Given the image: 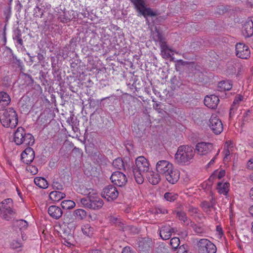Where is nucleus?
Segmentation results:
<instances>
[{"instance_id": "obj_1", "label": "nucleus", "mask_w": 253, "mask_h": 253, "mask_svg": "<svg viewBox=\"0 0 253 253\" xmlns=\"http://www.w3.org/2000/svg\"><path fill=\"white\" fill-rule=\"evenodd\" d=\"M149 164L143 156H139L135 160V165L132 167V171L135 181L141 184L144 182V176L149 171Z\"/></svg>"}, {"instance_id": "obj_2", "label": "nucleus", "mask_w": 253, "mask_h": 253, "mask_svg": "<svg viewBox=\"0 0 253 253\" xmlns=\"http://www.w3.org/2000/svg\"><path fill=\"white\" fill-rule=\"evenodd\" d=\"M195 150L189 145L180 146L175 155L177 163L180 165H188L190 164L195 156Z\"/></svg>"}, {"instance_id": "obj_3", "label": "nucleus", "mask_w": 253, "mask_h": 253, "mask_svg": "<svg viewBox=\"0 0 253 253\" xmlns=\"http://www.w3.org/2000/svg\"><path fill=\"white\" fill-rule=\"evenodd\" d=\"M0 121L4 127H15L18 122L16 111L12 108L0 110Z\"/></svg>"}, {"instance_id": "obj_4", "label": "nucleus", "mask_w": 253, "mask_h": 253, "mask_svg": "<svg viewBox=\"0 0 253 253\" xmlns=\"http://www.w3.org/2000/svg\"><path fill=\"white\" fill-rule=\"evenodd\" d=\"M13 140L17 145L25 144L32 146L35 143L34 136L30 133H26L25 130L22 127H19L13 135Z\"/></svg>"}, {"instance_id": "obj_5", "label": "nucleus", "mask_w": 253, "mask_h": 253, "mask_svg": "<svg viewBox=\"0 0 253 253\" xmlns=\"http://www.w3.org/2000/svg\"><path fill=\"white\" fill-rule=\"evenodd\" d=\"M134 5L136 10L145 17L149 16H155L157 14L150 8L145 7V4L143 0H129Z\"/></svg>"}, {"instance_id": "obj_6", "label": "nucleus", "mask_w": 253, "mask_h": 253, "mask_svg": "<svg viewBox=\"0 0 253 253\" xmlns=\"http://www.w3.org/2000/svg\"><path fill=\"white\" fill-rule=\"evenodd\" d=\"M152 245V240L146 238H138L135 243V246L140 253H148Z\"/></svg>"}, {"instance_id": "obj_7", "label": "nucleus", "mask_w": 253, "mask_h": 253, "mask_svg": "<svg viewBox=\"0 0 253 253\" xmlns=\"http://www.w3.org/2000/svg\"><path fill=\"white\" fill-rule=\"evenodd\" d=\"M198 247L200 253H215L216 252V246L206 239L200 240Z\"/></svg>"}, {"instance_id": "obj_8", "label": "nucleus", "mask_w": 253, "mask_h": 253, "mask_svg": "<svg viewBox=\"0 0 253 253\" xmlns=\"http://www.w3.org/2000/svg\"><path fill=\"white\" fill-rule=\"evenodd\" d=\"M101 195L102 197L108 201H113L118 197L119 192L115 186L109 185L103 188Z\"/></svg>"}, {"instance_id": "obj_9", "label": "nucleus", "mask_w": 253, "mask_h": 253, "mask_svg": "<svg viewBox=\"0 0 253 253\" xmlns=\"http://www.w3.org/2000/svg\"><path fill=\"white\" fill-rule=\"evenodd\" d=\"M208 125L212 132L216 134H220L223 130L222 122L215 115L211 116Z\"/></svg>"}, {"instance_id": "obj_10", "label": "nucleus", "mask_w": 253, "mask_h": 253, "mask_svg": "<svg viewBox=\"0 0 253 253\" xmlns=\"http://www.w3.org/2000/svg\"><path fill=\"white\" fill-rule=\"evenodd\" d=\"M173 167L172 164L166 160H161L157 162L156 170L159 174L165 176L169 172Z\"/></svg>"}, {"instance_id": "obj_11", "label": "nucleus", "mask_w": 253, "mask_h": 253, "mask_svg": "<svg viewBox=\"0 0 253 253\" xmlns=\"http://www.w3.org/2000/svg\"><path fill=\"white\" fill-rule=\"evenodd\" d=\"M236 54L239 58L248 59L250 57L251 52L247 45L239 42L236 45Z\"/></svg>"}, {"instance_id": "obj_12", "label": "nucleus", "mask_w": 253, "mask_h": 253, "mask_svg": "<svg viewBox=\"0 0 253 253\" xmlns=\"http://www.w3.org/2000/svg\"><path fill=\"white\" fill-rule=\"evenodd\" d=\"M110 179L114 184L120 187L124 186L127 182L126 175L120 171L113 172L110 177Z\"/></svg>"}, {"instance_id": "obj_13", "label": "nucleus", "mask_w": 253, "mask_h": 253, "mask_svg": "<svg viewBox=\"0 0 253 253\" xmlns=\"http://www.w3.org/2000/svg\"><path fill=\"white\" fill-rule=\"evenodd\" d=\"M212 149L213 145L211 143L202 142L197 144L195 150L199 155L203 156L209 154Z\"/></svg>"}, {"instance_id": "obj_14", "label": "nucleus", "mask_w": 253, "mask_h": 253, "mask_svg": "<svg viewBox=\"0 0 253 253\" xmlns=\"http://www.w3.org/2000/svg\"><path fill=\"white\" fill-rule=\"evenodd\" d=\"M21 156L23 163L30 164L35 158V151L32 148L28 147L21 153Z\"/></svg>"}, {"instance_id": "obj_15", "label": "nucleus", "mask_w": 253, "mask_h": 253, "mask_svg": "<svg viewBox=\"0 0 253 253\" xmlns=\"http://www.w3.org/2000/svg\"><path fill=\"white\" fill-rule=\"evenodd\" d=\"M242 33L246 38L253 35V17L249 18L244 24Z\"/></svg>"}, {"instance_id": "obj_16", "label": "nucleus", "mask_w": 253, "mask_h": 253, "mask_svg": "<svg viewBox=\"0 0 253 253\" xmlns=\"http://www.w3.org/2000/svg\"><path fill=\"white\" fill-rule=\"evenodd\" d=\"M59 233L61 234V237L64 240V244L65 245L70 246L72 244L71 243V241L73 240V236L68 227H66V226L63 227L61 228V231L59 232Z\"/></svg>"}, {"instance_id": "obj_17", "label": "nucleus", "mask_w": 253, "mask_h": 253, "mask_svg": "<svg viewBox=\"0 0 253 253\" xmlns=\"http://www.w3.org/2000/svg\"><path fill=\"white\" fill-rule=\"evenodd\" d=\"M219 102V99L218 97L215 95L207 96L204 99L205 105L208 108L212 109L216 108Z\"/></svg>"}, {"instance_id": "obj_18", "label": "nucleus", "mask_w": 253, "mask_h": 253, "mask_svg": "<svg viewBox=\"0 0 253 253\" xmlns=\"http://www.w3.org/2000/svg\"><path fill=\"white\" fill-rule=\"evenodd\" d=\"M0 205V216L3 218H8L6 216L5 211H6L8 209H11V207L12 206V200L10 198L5 199L1 202Z\"/></svg>"}, {"instance_id": "obj_19", "label": "nucleus", "mask_w": 253, "mask_h": 253, "mask_svg": "<svg viewBox=\"0 0 253 253\" xmlns=\"http://www.w3.org/2000/svg\"><path fill=\"white\" fill-rule=\"evenodd\" d=\"M174 232V229L171 227L169 225H164L162 226L160 230V235L162 239L164 240L169 239L172 233Z\"/></svg>"}, {"instance_id": "obj_20", "label": "nucleus", "mask_w": 253, "mask_h": 253, "mask_svg": "<svg viewBox=\"0 0 253 253\" xmlns=\"http://www.w3.org/2000/svg\"><path fill=\"white\" fill-rule=\"evenodd\" d=\"M180 172L177 169H174L173 167L169 171V172L165 176L168 181L171 184H174L179 179Z\"/></svg>"}, {"instance_id": "obj_21", "label": "nucleus", "mask_w": 253, "mask_h": 253, "mask_svg": "<svg viewBox=\"0 0 253 253\" xmlns=\"http://www.w3.org/2000/svg\"><path fill=\"white\" fill-rule=\"evenodd\" d=\"M48 213L52 218L57 219L60 218L63 214L61 209L56 206H51L48 208Z\"/></svg>"}, {"instance_id": "obj_22", "label": "nucleus", "mask_w": 253, "mask_h": 253, "mask_svg": "<svg viewBox=\"0 0 253 253\" xmlns=\"http://www.w3.org/2000/svg\"><path fill=\"white\" fill-rule=\"evenodd\" d=\"M90 209L98 210L101 208L104 204L103 201L98 197L90 196Z\"/></svg>"}, {"instance_id": "obj_23", "label": "nucleus", "mask_w": 253, "mask_h": 253, "mask_svg": "<svg viewBox=\"0 0 253 253\" xmlns=\"http://www.w3.org/2000/svg\"><path fill=\"white\" fill-rule=\"evenodd\" d=\"M146 175L149 182L153 185L157 184L160 181V175L158 172L149 171Z\"/></svg>"}, {"instance_id": "obj_24", "label": "nucleus", "mask_w": 253, "mask_h": 253, "mask_svg": "<svg viewBox=\"0 0 253 253\" xmlns=\"http://www.w3.org/2000/svg\"><path fill=\"white\" fill-rule=\"evenodd\" d=\"M160 48L161 55L164 58L168 59L171 57L169 52H173V50L168 46L166 42H162L160 45Z\"/></svg>"}, {"instance_id": "obj_25", "label": "nucleus", "mask_w": 253, "mask_h": 253, "mask_svg": "<svg viewBox=\"0 0 253 253\" xmlns=\"http://www.w3.org/2000/svg\"><path fill=\"white\" fill-rule=\"evenodd\" d=\"M229 183L219 182L217 184L216 189L219 194L227 195L229 191Z\"/></svg>"}, {"instance_id": "obj_26", "label": "nucleus", "mask_w": 253, "mask_h": 253, "mask_svg": "<svg viewBox=\"0 0 253 253\" xmlns=\"http://www.w3.org/2000/svg\"><path fill=\"white\" fill-rule=\"evenodd\" d=\"M176 215L179 220L183 221L186 225H189L190 224L194 225V222L188 218L186 213L184 211H177L176 212Z\"/></svg>"}, {"instance_id": "obj_27", "label": "nucleus", "mask_w": 253, "mask_h": 253, "mask_svg": "<svg viewBox=\"0 0 253 253\" xmlns=\"http://www.w3.org/2000/svg\"><path fill=\"white\" fill-rule=\"evenodd\" d=\"M65 196L66 195L65 193L56 191L51 192L49 195L50 199L55 202H58L61 200L65 198Z\"/></svg>"}, {"instance_id": "obj_28", "label": "nucleus", "mask_w": 253, "mask_h": 253, "mask_svg": "<svg viewBox=\"0 0 253 253\" xmlns=\"http://www.w3.org/2000/svg\"><path fill=\"white\" fill-rule=\"evenodd\" d=\"M232 87V84L229 81H223L218 83V88L219 90H229Z\"/></svg>"}, {"instance_id": "obj_29", "label": "nucleus", "mask_w": 253, "mask_h": 253, "mask_svg": "<svg viewBox=\"0 0 253 253\" xmlns=\"http://www.w3.org/2000/svg\"><path fill=\"white\" fill-rule=\"evenodd\" d=\"M35 184L41 188L45 189L48 187V183L45 179L42 177H36L34 179Z\"/></svg>"}, {"instance_id": "obj_30", "label": "nucleus", "mask_w": 253, "mask_h": 253, "mask_svg": "<svg viewBox=\"0 0 253 253\" xmlns=\"http://www.w3.org/2000/svg\"><path fill=\"white\" fill-rule=\"evenodd\" d=\"M82 230L84 235L90 237L93 234L94 229L89 224H87L82 228Z\"/></svg>"}, {"instance_id": "obj_31", "label": "nucleus", "mask_w": 253, "mask_h": 253, "mask_svg": "<svg viewBox=\"0 0 253 253\" xmlns=\"http://www.w3.org/2000/svg\"><path fill=\"white\" fill-rule=\"evenodd\" d=\"M113 166L118 169H125L124 163L121 158H117L114 160L112 163Z\"/></svg>"}, {"instance_id": "obj_32", "label": "nucleus", "mask_w": 253, "mask_h": 253, "mask_svg": "<svg viewBox=\"0 0 253 253\" xmlns=\"http://www.w3.org/2000/svg\"><path fill=\"white\" fill-rule=\"evenodd\" d=\"M61 205L64 209L68 210L73 209L75 207V203L72 200H64L62 202Z\"/></svg>"}, {"instance_id": "obj_33", "label": "nucleus", "mask_w": 253, "mask_h": 253, "mask_svg": "<svg viewBox=\"0 0 253 253\" xmlns=\"http://www.w3.org/2000/svg\"><path fill=\"white\" fill-rule=\"evenodd\" d=\"M152 38L155 42H159L160 45L162 42H166L163 38V36L161 33L159 32L157 29H156L152 34Z\"/></svg>"}, {"instance_id": "obj_34", "label": "nucleus", "mask_w": 253, "mask_h": 253, "mask_svg": "<svg viewBox=\"0 0 253 253\" xmlns=\"http://www.w3.org/2000/svg\"><path fill=\"white\" fill-rule=\"evenodd\" d=\"M23 241L20 239H13L10 243V247L12 249H17L22 246Z\"/></svg>"}, {"instance_id": "obj_35", "label": "nucleus", "mask_w": 253, "mask_h": 253, "mask_svg": "<svg viewBox=\"0 0 253 253\" xmlns=\"http://www.w3.org/2000/svg\"><path fill=\"white\" fill-rule=\"evenodd\" d=\"M74 215L78 219H83L86 216V211L83 209H77L74 211Z\"/></svg>"}, {"instance_id": "obj_36", "label": "nucleus", "mask_w": 253, "mask_h": 253, "mask_svg": "<svg viewBox=\"0 0 253 253\" xmlns=\"http://www.w3.org/2000/svg\"><path fill=\"white\" fill-rule=\"evenodd\" d=\"M200 206L202 208L204 212H205L207 214H210L211 213V209L212 208L208 201H204L202 202L200 204Z\"/></svg>"}, {"instance_id": "obj_37", "label": "nucleus", "mask_w": 253, "mask_h": 253, "mask_svg": "<svg viewBox=\"0 0 253 253\" xmlns=\"http://www.w3.org/2000/svg\"><path fill=\"white\" fill-rule=\"evenodd\" d=\"M14 223L19 227L20 230L25 229L28 226V222L26 220L22 219L15 220Z\"/></svg>"}, {"instance_id": "obj_38", "label": "nucleus", "mask_w": 253, "mask_h": 253, "mask_svg": "<svg viewBox=\"0 0 253 253\" xmlns=\"http://www.w3.org/2000/svg\"><path fill=\"white\" fill-rule=\"evenodd\" d=\"M1 101L6 102V105L10 103V98L7 93L3 91L0 92V102Z\"/></svg>"}, {"instance_id": "obj_39", "label": "nucleus", "mask_w": 253, "mask_h": 253, "mask_svg": "<svg viewBox=\"0 0 253 253\" xmlns=\"http://www.w3.org/2000/svg\"><path fill=\"white\" fill-rule=\"evenodd\" d=\"M243 97L240 95H237L235 97V98L230 109V112L229 113L230 117L231 116V111L236 109V105L239 104V102L243 100Z\"/></svg>"}, {"instance_id": "obj_40", "label": "nucleus", "mask_w": 253, "mask_h": 253, "mask_svg": "<svg viewBox=\"0 0 253 253\" xmlns=\"http://www.w3.org/2000/svg\"><path fill=\"white\" fill-rule=\"evenodd\" d=\"M177 197V195L173 193L167 192L164 194L165 199L169 202L174 201Z\"/></svg>"}, {"instance_id": "obj_41", "label": "nucleus", "mask_w": 253, "mask_h": 253, "mask_svg": "<svg viewBox=\"0 0 253 253\" xmlns=\"http://www.w3.org/2000/svg\"><path fill=\"white\" fill-rule=\"evenodd\" d=\"M180 244V240L177 237H174L171 239L170 244L172 248L175 250L177 249Z\"/></svg>"}, {"instance_id": "obj_42", "label": "nucleus", "mask_w": 253, "mask_h": 253, "mask_svg": "<svg viewBox=\"0 0 253 253\" xmlns=\"http://www.w3.org/2000/svg\"><path fill=\"white\" fill-rule=\"evenodd\" d=\"M90 196L87 198H82L81 200V203L83 205L84 208L90 209Z\"/></svg>"}, {"instance_id": "obj_43", "label": "nucleus", "mask_w": 253, "mask_h": 253, "mask_svg": "<svg viewBox=\"0 0 253 253\" xmlns=\"http://www.w3.org/2000/svg\"><path fill=\"white\" fill-rule=\"evenodd\" d=\"M5 213L6 216L8 217V218H4L5 220L9 221L12 218L14 217L15 215V211L13 210L12 208L7 209L6 211H5Z\"/></svg>"}, {"instance_id": "obj_44", "label": "nucleus", "mask_w": 253, "mask_h": 253, "mask_svg": "<svg viewBox=\"0 0 253 253\" xmlns=\"http://www.w3.org/2000/svg\"><path fill=\"white\" fill-rule=\"evenodd\" d=\"M189 225L193 228L194 231L197 234H201L204 232V229L200 226H197L194 222V225L190 224Z\"/></svg>"}, {"instance_id": "obj_45", "label": "nucleus", "mask_w": 253, "mask_h": 253, "mask_svg": "<svg viewBox=\"0 0 253 253\" xmlns=\"http://www.w3.org/2000/svg\"><path fill=\"white\" fill-rule=\"evenodd\" d=\"M72 20V18L69 17V15L67 12H64L63 15L60 17V21L62 23H67Z\"/></svg>"}, {"instance_id": "obj_46", "label": "nucleus", "mask_w": 253, "mask_h": 253, "mask_svg": "<svg viewBox=\"0 0 253 253\" xmlns=\"http://www.w3.org/2000/svg\"><path fill=\"white\" fill-rule=\"evenodd\" d=\"M52 186L55 190H62L63 189V185L58 181H53Z\"/></svg>"}, {"instance_id": "obj_47", "label": "nucleus", "mask_w": 253, "mask_h": 253, "mask_svg": "<svg viewBox=\"0 0 253 253\" xmlns=\"http://www.w3.org/2000/svg\"><path fill=\"white\" fill-rule=\"evenodd\" d=\"M27 170L30 171L33 175L36 174L38 172V169L34 166H29L27 167Z\"/></svg>"}, {"instance_id": "obj_48", "label": "nucleus", "mask_w": 253, "mask_h": 253, "mask_svg": "<svg viewBox=\"0 0 253 253\" xmlns=\"http://www.w3.org/2000/svg\"><path fill=\"white\" fill-rule=\"evenodd\" d=\"M21 30L17 28L15 30H14V35L13 36V39H18V38H21Z\"/></svg>"}, {"instance_id": "obj_49", "label": "nucleus", "mask_w": 253, "mask_h": 253, "mask_svg": "<svg viewBox=\"0 0 253 253\" xmlns=\"http://www.w3.org/2000/svg\"><path fill=\"white\" fill-rule=\"evenodd\" d=\"M186 245H183L177 248V253H187V250L186 249Z\"/></svg>"}, {"instance_id": "obj_50", "label": "nucleus", "mask_w": 253, "mask_h": 253, "mask_svg": "<svg viewBox=\"0 0 253 253\" xmlns=\"http://www.w3.org/2000/svg\"><path fill=\"white\" fill-rule=\"evenodd\" d=\"M234 65H235V64H234V63H233L232 62H228L227 64L228 69L229 70H230L231 73H235V72H236V69H235V67H234Z\"/></svg>"}, {"instance_id": "obj_51", "label": "nucleus", "mask_w": 253, "mask_h": 253, "mask_svg": "<svg viewBox=\"0 0 253 253\" xmlns=\"http://www.w3.org/2000/svg\"><path fill=\"white\" fill-rule=\"evenodd\" d=\"M122 253H136L131 248L126 247L122 250Z\"/></svg>"}, {"instance_id": "obj_52", "label": "nucleus", "mask_w": 253, "mask_h": 253, "mask_svg": "<svg viewBox=\"0 0 253 253\" xmlns=\"http://www.w3.org/2000/svg\"><path fill=\"white\" fill-rule=\"evenodd\" d=\"M67 13L69 15V17L72 18V20L77 18L78 16V13L75 12L74 10L69 11Z\"/></svg>"}, {"instance_id": "obj_53", "label": "nucleus", "mask_w": 253, "mask_h": 253, "mask_svg": "<svg viewBox=\"0 0 253 253\" xmlns=\"http://www.w3.org/2000/svg\"><path fill=\"white\" fill-rule=\"evenodd\" d=\"M217 173H218V170H215L213 172V173L210 176V178H209V180L210 181L212 182L214 178H218Z\"/></svg>"}, {"instance_id": "obj_54", "label": "nucleus", "mask_w": 253, "mask_h": 253, "mask_svg": "<svg viewBox=\"0 0 253 253\" xmlns=\"http://www.w3.org/2000/svg\"><path fill=\"white\" fill-rule=\"evenodd\" d=\"M156 212L157 213L166 214L168 213V211L164 208H160L156 209Z\"/></svg>"}, {"instance_id": "obj_55", "label": "nucleus", "mask_w": 253, "mask_h": 253, "mask_svg": "<svg viewBox=\"0 0 253 253\" xmlns=\"http://www.w3.org/2000/svg\"><path fill=\"white\" fill-rule=\"evenodd\" d=\"M247 168L250 169H253V158L249 160L247 163Z\"/></svg>"}, {"instance_id": "obj_56", "label": "nucleus", "mask_w": 253, "mask_h": 253, "mask_svg": "<svg viewBox=\"0 0 253 253\" xmlns=\"http://www.w3.org/2000/svg\"><path fill=\"white\" fill-rule=\"evenodd\" d=\"M220 152V150L218 149L217 153L216 154L215 156L211 160V161L208 163V166L210 167L211 165H212L214 163L215 159H216L217 156L219 154V153Z\"/></svg>"}, {"instance_id": "obj_57", "label": "nucleus", "mask_w": 253, "mask_h": 253, "mask_svg": "<svg viewBox=\"0 0 253 253\" xmlns=\"http://www.w3.org/2000/svg\"><path fill=\"white\" fill-rule=\"evenodd\" d=\"M208 202L210 204L211 207V208L214 209V207L215 206V201L214 198L213 197H211V198L210 199V201Z\"/></svg>"}, {"instance_id": "obj_58", "label": "nucleus", "mask_w": 253, "mask_h": 253, "mask_svg": "<svg viewBox=\"0 0 253 253\" xmlns=\"http://www.w3.org/2000/svg\"><path fill=\"white\" fill-rule=\"evenodd\" d=\"M218 179H220L222 178L225 174V171L224 170H221L219 171H218Z\"/></svg>"}, {"instance_id": "obj_59", "label": "nucleus", "mask_w": 253, "mask_h": 253, "mask_svg": "<svg viewBox=\"0 0 253 253\" xmlns=\"http://www.w3.org/2000/svg\"><path fill=\"white\" fill-rule=\"evenodd\" d=\"M188 211L189 212L192 213H197L198 212V209L193 207H190Z\"/></svg>"}, {"instance_id": "obj_60", "label": "nucleus", "mask_w": 253, "mask_h": 253, "mask_svg": "<svg viewBox=\"0 0 253 253\" xmlns=\"http://www.w3.org/2000/svg\"><path fill=\"white\" fill-rule=\"evenodd\" d=\"M224 154H225V156L223 158V160L224 161H225L226 160H227L228 159V157L230 155V152H229V150L228 149H226L224 151Z\"/></svg>"}, {"instance_id": "obj_61", "label": "nucleus", "mask_w": 253, "mask_h": 253, "mask_svg": "<svg viewBox=\"0 0 253 253\" xmlns=\"http://www.w3.org/2000/svg\"><path fill=\"white\" fill-rule=\"evenodd\" d=\"M37 58L39 61H42L44 60V57L43 55L41 53H39L37 55Z\"/></svg>"}, {"instance_id": "obj_62", "label": "nucleus", "mask_w": 253, "mask_h": 253, "mask_svg": "<svg viewBox=\"0 0 253 253\" xmlns=\"http://www.w3.org/2000/svg\"><path fill=\"white\" fill-rule=\"evenodd\" d=\"M14 40L16 41L17 43L19 45H22L23 44V40L21 39V38H18V39H15Z\"/></svg>"}, {"instance_id": "obj_63", "label": "nucleus", "mask_w": 253, "mask_h": 253, "mask_svg": "<svg viewBox=\"0 0 253 253\" xmlns=\"http://www.w3.org/2000/svg\"><path fill=\"white\" fill-rule=\"evenodd\" d=\"M216 230H217V231H218L219 232V234L222 233V228H221V227L220 226H216Z\"/></svg>"}, {"instance_id": "obj_64", "label": "nucleus", "mask_w": 253, "mask_h": 253, "mask_svg": "<svg viewBox=\"0 0 253 253\" xmlns=\"http://www.w3.org/2000/svg\"><path fill=\"white\" fill-rule=\"evenodd\" d=\"M250 196L251 199L253 200V187L251 189L250 191Z\"/></svg>"}]
</instances>
